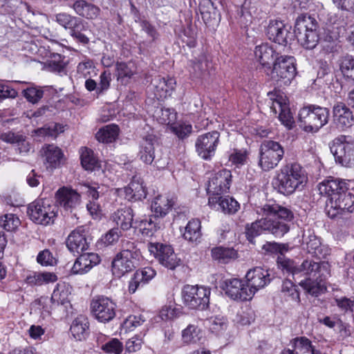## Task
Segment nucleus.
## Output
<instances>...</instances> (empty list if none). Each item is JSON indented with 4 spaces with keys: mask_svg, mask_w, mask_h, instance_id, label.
Listing matches in <instances>:
<instances>
[{
    "mask_svg": "<svg viewBox=\"0 0 354 354\" xmlns=\"http://www.w3.org/2000/svg\"><path fill=\"white\" fill-rule=\"evenodd\" d=\"M277 265L283 272L290 274L307 293L317 297L325 289L322 281L330 275V266L328 261L306 259L300 264L281 254L277 257Z\"/></svg>",
    "mask_w": 354,
    "mask_h": 354,
    "instance_id": "f257e3e1",
    "label": "nucleus"
},
{
    "mask_svg": "<svg viewBox=\"0 0 354 354\" xmlns=\"http://www.w3.org/2000/svg\"><path fill=\"white\" fill-rule=\"evenodd\" d=\"M256 212L262 218L246 224L245 227V236L250 242L252 243L253 239L263 232L281 238L289 231L287 222L293 218V213L289 209L273 202L257 207Z\"/></svg>",
    "mask_w": 354,
    "mask_h": 354,
    "instance_id": "f03ea898",
    "label": "nucleus"
},
{
    "mask_svg": "<svg viewBox=\"0 0 354 354\" xmlns=\"http://www.w3.org/2000/svg\"><path fill=\"white\" fill-rule=\"evenodd\" d=\"M348 189V183L339 178H330L319 185L320 194L330 197V206L327 209L330 218H335L354 212V196L347 192Z\"/></svg>",
    "mask_w": 354,
    "mask_h": 354,
    "instance_id": "7ed1b4c3",
    "label": "nucleus"
},
{
    "mask_svg": "<svg viewBox=\"0 0 354 354\" xmlns=\"http://www.w3.org/2000/svg\"><path fill=\"white\" fill-rule=\"evenodd\" d=\"M141 257L140 250L136 243L122 240L121 250L114 257L111 263L113 274L120 278L131 272L138 266Z\"/></svg>",
    "mask_w": 354,
    "mask_h": 354,
    "instance_id": "20e7f679",
    "label": "nucleus"
},
{
    "mask_svg": "<svg viewBox=\"0 0 354 354\" xmlns=\"http://www.w3.org/2000/svg\"><path fill=\"white\" fill-rule=\"evenodd\" d=\"M305 171L297 163L287 164L282 167L277 176V187L281 194L290 195L306 184Z\"/></svg>",
    "mask_w": 354,
    "mask_h": 354,
    "instance_id": "39448f33",
    "label": "nucleus"
},
{
    "mask_svg": "<svg viewBox=\"0 0 354 354\" xmlns=\"http://www.w3.org/2000/svg\"><path fill=\"white\" fill-rule=\"evenodd\" d=\"M294 32L300 45L307 50L315 48L320 39L318 22L308 14L298 16Z\"/></svg>",
    "mask_w": 354,
    "mask_h": 354,
    "instance_id": "423d86ee",
    "label": "nucleus"
},
{
    "mask_svg": "<svg viewBox=\"0 0 354 354\" xmlns=\"http://www.w3.org/2000/svg\"><path fill=\"white\" fill-rule=\"evenodd\" d=\"M329 115V110L326 107L305 106L299 111V126L306 132H317L328 123Z\"/></svg>",
    "mask_w": 354,
    "mask_h": 354,
    "instance_id": "0eeeda50",
    "label": "nucleus"
},
{
    "mask_svg": "<svg viewBox=\"0 0 354 354\" xmlns=\"http://www.w3.org/2000/svg\"><path fill=\"white\" fill-rule=\"evenodd\" d=\"M284 148L278 142L266 140L259 148V166L268 171L275 168L284 156Z\"/></svg>",
    "mask_w": 354,
    "mask_h": 354,
    "instance_id": "6e6552de",
    "label": "nucleus"
},
{
    "mask_svg": "<svg viewBox=\"0 0 354 354\" xmlns=\"http://www.w3.org/2000/svg\"><path fill=\"white\" fill-rule=\"evenodd\" d=\"M272 67L271 78L279 86L288 85L297 73L295 59L292 56L277 57Z\"/></svg>",
    "mask_w": 354,
    "mask_h": 354,
    "instance_id": "1a4fd4ad",
    "label": "nucleus"
},
{
    "mask_svg": "<svg viewBox=\"0 0 354 354\" xmlns=\"http://www.w3.org/2000/svg\"><path fill=\"white\" fill-rule=\"evenodd\" d=\"M267 96L266 101L271 111L274 114L279 113L278 118L281 122L287 129H292L295 126V120L286 97L279 91H270Z\"/></svg>",
    "mask_w": 354,
    "mask_h": 354,
    "instance_id": "9d476101",
    "label": "nucleus"
},
{
    "mask_svg": "<svg viewBox=\"0 0 354 354\" xmlns=\"http://www.w3.org/2000/svg\"><path fill=\"white\" fill-rule=\"evenodd\" d=\"M56 207L44 199L36 200L27 207V214L36 224L48 225L54 223L56 217Z\"/></svg>",
    "mask_w": 354,
    "mask_h": 354,
    "instance_id": "9b49d317",
    "label": "nucleus"
},
{
    "mask_svg": "<svg viewBox=\"0 0 354 354\" xmlns=\"http://www.w3.org/2000/svg\"><path fill=\"white\" fill-rule=\"evenodd\" d=\"M210 289L198 286L186 285L182 290L183 303L192 309L205 310L209 303Z\"/></svg>",
    "mask_w": 354,
    "mask_h": 354,
    "instance_id": "f8f14e48",
    "label": "nucleus"
},
{
    "mask_svg": "<svg viewBox=\"0 0 354 354\" xmlns=\"http://www.w3.org/2000/svg\"><path fill=\"white\" fill-rule=\"evenodd\" d=\"M330 149L337 163L346 167L354 165V146L346 140V136L335 138L331 142Z\"/></svg>",
    "mask_w": 354,
    "mask_h": 354,
    "instance_id": "ddd939ff",
    "label": "nucleus"
},
{
    "mask_svg": "<svg viewBox=\"0 0 354 354\" xmlns=\"http://www.w3.org/2000/svg\"><path fill=\"white\" fill-rule=\"evenodd\" d=\"M55 20L65 29H69L71 35L77 41L84 44L88 43L89 39L82 32L86 29L85 23L82 19L66 12H60L55 15Z\"/></svg>",
    "mask_w": 354,
    "mask_h": 354,
    "instance_id": "4468645a",
    "label": "nucleus"
},
{
    "mask_svg": "<svg viewBox=\"0 0 354 354\" xmlns=\"http://www.w3.org/2000/svg\"><path fill=\"white\" fill-rule=\"evenodd\" d=\"M219 138L220 133L217 131L200 135L195 142L198 155L204 160H210L215 155Z\"/></svg>",
    "mask_w": 354,
    "mask_h": 354,
    "instance_id": "2eb2a0df",
    "label": "nucleus"
},
{
    "mask_svg": "<svg viewBox=\"0 0 354 354\" xmlns=\"http://www.w3.org/2000/svg\"><path fill=\"white\" fill-rule=\"evenodd\" d=\"M290 30L291 26L283 23V21L270 19L267 26L266 35L269 39L286 46L290 44L293 39V34Z\"/></svg>",
    "mask_w": 354,
    "mask_h": 354,
    "instance_id": "dca6fc26",
    "label": "nucleus"
},
{
    "mask_svg": "<svg viewBox=\"0 0 354 354\" xmlns=\"http://www.w3.org/2000/svg\"><path fill=\"white\" fill-rule=\"evenodd\" d=\"M149 250L153 253L160 264L170 270H174L180 265V260L170 245L159 243H149Z\"/></svg>",
    "mask_w": 354,
    "mask_h": 354,
    "instance_id": "f3484780",
    "label": "nucleus"
},
{
    "mask_svg": "<svg viewBox=\"0 0 354 354\" xmlns=\"http://www.w3.org/2000/svg\"><path fill=\"white\" fill-rule=\"evenodd\" d=\"M91 311L100 322L106 323L115 316V304L108 297H98L91 303Z\"/></svg>",
    "mask_w": 354,
    "mask_h": 354,
    "instance_id": "a211bd4d",
    "label": "nucleus"
},
{
    "mask_svg": "<svg viewBox=\"0 0 354 354\" xmlns=\"http://www.w3.org/2000/svg\"><path fill=\"white\" fill-rule=\"evenodd\" d=\"M221 287L234 300L245 301L252 298V292L249 291L246 283L239 279H227L222 282Z\"/></svg>",
    "mask_w": 354,
    "mask_h": 354,
    "instance_id": "6ab92c4d",
    "label": "nucleus"
},
{
    "mask_svg": "<svg viewBox=\"0 0 354 354\" xmlns=\"http://www.w3.org/2000/svg\"><path fill=\"white\" fill-rule=\"evenodd\" d=\"M232 181L231 171L223 169L216 172L209 180L207 192L209 196H216L228 192Z\"/></svg>",
    "mask_w": 354,
    "mask_h": 354,
    "instance_id": "aec40b11",
    "label": "nucleus"
},
{
    "mask_svg": "<svg viewBox=\"0 0 354 354\" xmlns=\"http://www.w3.org/2000/svg\"><path fill=\"white\" fill-rule=\"evenodd\" d=\"M115 192L119 196L124 197L129 201H141L147 194L143 180L138 176H133L127 187L118 188Z\"/></svg>",
    "mask_w": 354,
    "mask_h": 354,
    "instance_id": "412c9836",
    "label": "nucleus"
},
{
    "mask_svg": "<svg viewBox=\"0 0 354 354\" xmlns=\"http://www.w3.org/2000/svg\"><path fill=\"white\" fill-rule=\"evenodd\" d=\"M246 286L252 292V297L259 290L270 283L271 279L269 271L261 267H256L250 270L246 275Z\"/></svg>",
    "mask_w": 354,
    "mask_h": 354,
    "instance_id": "4be33fe9",
    "label": "nucleus"
},
{
    "mask_svg": "<svg viewBox=\"0 0 354 354\" xmlns=\"http://www.w3.org/2000/svg\"><path fill=\"white\" fill-rule=\"evenodd\" d=\"M158 146V141L155 136L147 135L145 137L140 146V151L138 156L140 160L146 164L151 165L154 162V165L158 167H163L159 164L160 160L156 159L157 156L155 153L156 147Z\"/></svg>",
    "mask_w": 354,
    "mask_h": 354,
    "instance_id": "5701e85b",
    "label": "nucleus"
},
{
    "mask_svg": "<svg viewBox=\"0 0 354 354\" xmlns=\"http://www.w3.org/2000/svg\"><path fill=\"white\" fill-rule=\"evenodd\" d=\"M66 244L72 253L80 254L88 250L90 242L88 241L87 232L83 227H77L69 234Z\"/></svg>",
    "mask_w": 354,
    "mask_h": 354,
    "instance_id": "b1692460",
    "label": "nucleus"
},
{
    "mask_svg": "<svg viewBox=\"0 0 354 354\" xmlns=\"http://www.w3.org/2000/svg\"><path fill=\"white\" fill-rule=\"evenodd\" d=\"M56 202L66 211L76 208L80 203V195L74 189L66 187L59 188L55 194Z\"/></svg>",
    "mask_w": 354,
    "mask_h": 354,
    "instance_id": "393cba45",
    "label": "nucleus"
},
{
    "mask_svg": "<svg viewBox=\"0 0 354 354\" xmlns=\"http://www.w3.org/2000/svg\"><path fill=\"white\" fill-rule=\"evenodd\" d=\"M100 262V257L93 252L83 253L75 260L71 272L73 274H83Z\"/></svg>",
    "mask_w": 354,
    "mask_h": 354,
    "instance_id": "a878e982",
    "label": "nucleus"
},
{
    "mask_svg": "<svg viewBox=\"0 0 354 354\" xmlns=\"http://www.w3.org/2000/svg\"><path fill=\"white\" fill-rule=\"evenodd\" d=\"M41 152L47 169H56L64 162V153L62 149L54 145L43 147Z\"/></svg>",
    "mask_w": 354,
    "mask_h": 354,
    "instance_id": "bb28decb",
    "label": "nucleus"
},
{
    "mask_svg": "<svg viewBox=\"0 0 354 354\" xmlns=\"http://www.w3.org/2000/svg\"><path fill=\"white\" fill-rule=\"evenodd\" d=\"M133 210L130 207H123L118 209L110 216V220L123 231H127L132 227L133 221Z\"/></svg>",
    "mask_w": 354,
    "mask_h": 354,
    "instance_id": "cd10ccee",
    "label": "nucleus"
},
{
    "mask_svg": "<svg viewBox=\"0 0 354 354\" xmlns=\"http://www.w3.org/2000/svg\"><path fill=\"white\" fill-rule=\"evenodd\" d=\"M255 57L261 64V66L268 71H270L274 60L278 57V54L273 48L268 44H262L257 46L254 50Z\"/></svg>",
    "mask_w": 354,
    "mask_h": 354,
    "instance_id": "c85d7f7f",
    "label": "nucleus"
},
{
    "mask_svg": "<svg viewBox=\"0 0 354 354\" xmlns=\"http://www.w3.org/2000/svg\"><path fill=\"white\" fill-rule=\"evenodd\" d=\"M333 116L337 126L342 129L350 127L354 122L352 111L342 102L334 106Z\"/></svg>",
    "mask_w": 354,
    "mask_h": 354,
    "instance_id": "c756f323",
    "label": "nucleus"
},
{
    "mask_svg": "<svg viewBox=\"0 0 354 354\" xmlns=\"http://www.w3.org/2000/svg\"><path fill=\"white\" fill-rule=\"evenodd\" d=\"M208 203L211 206L218 205V209H221L224 214H233L239 209V203L233 198L226 196H209Z\"/></svg>",
    "mask_w": 354,
    "mask_h": 354,
    "instance_id": "7c9ffc66",
    "label": "nucleus"
},
{
    "mask_svg": "<svg viewBox=\"0 0 354 354\" xmlns=\"http://www.w3.org/2000/svg\"><path fill=\"white\" fill-rule=\"evenodd\" d=\"M70 6L75 14L87 19H96L100 12L99 7L85 0H76Z\"/></svg>",
    "mask_w": 354,
    "mask_h": 354,
    "instance_id": "2f4dec72",
    "label": "nucleus"
},
{
    "mask_svg": "<svg viewBox=\"0 0 354 354\" xmlns=\"http://www.w3.org/2000/svg\"><path fill=\"white\" fill-rule=\"evenodd\" d=\"M174 205V201L167 196L158 195L151 203V208L153 213V218L165 217Z\"/></svg>",
    "mask_w": 354,
    "mask_h": 354,
    "instance_id": "473e14b6",
    "label": "nucleus"
},
{
    "mask_svg": "<svg viewBox=\"0 0 354 354\" xmlns=\"http://www.w3.org/2000/svg\"><path fill=\"white\" fill-rule=\"evenodd\" d=\"M151 84L156 90V95L162 97L171 94V92L174 90L176 82L173 77L165 78L157 76L152 80Z\"/></svg>",
    "mask_w": 354,
    "mask_h": 354,
    "instance_id": "72a5a7b5",
    "label": "nucleus"
},
{
    "mask_svg": "<svg viewBox=\"0 0 354 354\" xmlns=\"http://www.w3.org/2000/svg\"><path fill=\"white\" fill-rule=\"evenodd\" d=\"M304 241L308 252L317 259L325 258L328 254V248L322 245L320 240L316 236L309 235Z\"/></svg>",
    "mask_w": 354,
    "mask_h": 354,
    "instance_id": "f704fd0d",
    "label": "nucleus"
},
{
    "mask_svg": "<svg viewBox=\"0 0 354 354\" xmlns=\"http://www.w3.org/2000/svg\"><path fill=\"white\" fill-rule=\"evenodd\" d=\"M201 225L199 219L193 218L187 224L183 237L185 240L197 245L201 242Z\"/></svg>",
    "mask_w": 354,
    "mask_h": 354,
    "instance_id": "c9c22d12",
    "label": "nucleus"
},
{
    "mask_svg": "<svg viewBox=\"0 0 354 354\" xmlns=\"http://www.w3.org/2000/svg\"><path fill=\"white\" fill-rule=\"evenodd\" d=\"M88 322L84 315H80L76 317L70 328V330L73 337L77 340H82L85 338L88 333Z\"/></svg>",
    "mask_w": 354,
    "mask_h": 354,
    "instance_id": "e433bc0d",
    "label": "nucleus"
},
{
    "mask_svg": "<svg viewBox=\"0 0 354 354\" xmlns=\"http://www.w3.org/2000/svg\"><path fill=\"white\" fill-rule=\"evenodd\" d=\"M119 134V128L116 124H109L96 133L95 138L99 142L109 143L115 140Z\"/></svg>",
    "mask_w": 354,
    "mask_h": 354,
    "instance_id": "4c0bfd02",
    "label": "nucleus"
},
{
    "mask_svg": "<svg viewBox=\"0 0 354 354\" xmlns=\"http://www.w3.org/2000/svg\"><path fill=\"white\" fill-rule=\"evenodd\" d=\"M57 279V276L52 272H32L27 276L26 283L31 286H41L44 283L55 282Z\"/></svg>",
    "mask_w": 354,
    "mask_h": 354,
    "instance_id": "58836bf2",
    "label": "nucleus"
},
{
    "mask_svg": "<svg viewBox=\"0 0 354 354\" xmlns=\"http://www.w3.org/2000/svg\"><path fill=\"white\" fill-rule=\"evenodd\" d=\"M290 344L297 354H313L315 349L312 342L305 336L293 338L290 341Z\"/></svg>",
    "mask_w": 354,
    "mask_h": 354,
    "instance_id": "ea45409f",
    "label": "nucleus"
},
{
    "mask_svg": "<svg viewBox=\"0 0 354 354\" xmlns=\"http://www.w3.org/2000/svg\"><path fill=\"white\" fill-rule=\"evenodd\" d=\"M236 251L233 248L216 247L212 249V257L221 263H227L236 257Z\"/></svg>",
    "mask_w": 354,
    "mask_h": 354,
    "instance_id": "a19ab883",
    "label": "nucleus"
},
{
    "mask_svg": "<svg viewBox=\"0 0 354 354\" xmlns=\"http://www.w3.org/2000/svg\"><path fill=\"white\" fill-rule=\"evenodd\" d=\"M81 164L88 171L95 170L100 167L98 160L95 157L93 151L88 148L82 149Z\"/></svg>",
    "mask_w": 354,
    "mask_h": 354,
    "instance_id": "79ce46f5",
    "label": "nucleus"
},
{
    "mask_svg": "<svg viewBox=\"0 0 354 354\" xmlns=\"http://www.w3.org/2000/svg\"><path fill=\"white\" fill-rule=\"evenodd\" d=\"M118 79L127 82L136 73V66L132 62H118L116 64Z\"/></svg>",
    "mask_w": 354,
    "mask_h": 354,
    "instance_id": "37998d69",
    "label": "nucleus"
},
{
    "mask_svg": "<svg viewBox=\"0 0 354 354\" xmlns=\"http://www.w3.org/2000/svg\"><path fill=\"white\" fill-rule=\"evenodd\" d=\"M190 64V73L196 77H203L208 67V62L205 55H201L195 60H192Z\"/></svg>",
    "mask_w": 354,
    "mask_h": 354,
    "instance_id": "c03bdc74",
    "label": "nucleus"
},
{
    "mask_svg": "<svg viewBox=\"0 0 354 354\" xmlns=\"http://www.w3.org/2000/svg\"><path fill=\"white\" fill-rule=\"evenodd\" d=\"M201 337V330L194 324L188 325L182 332L183 341L187 344H196Z\"/></svg>",
    "mask_w": 354,
    "mask_h": 354,
    "instance_id": "a18cd8bd",
    "label": "nucleus"
},
{
    "mask_svg": "<svg viewBox=\"0 0 354 354\" xmlns=\"http://www.w3.org/2000/svg\"><path fill=\"white\" fill-rule=\"evenodd\" d=\"M156 220L155 218L153 220L152 218H150L149 220L141 221L140 228L142 235L152 236L155 232L164 227L163 223L158 222Z\"/></svg>",
    "mask_w": 354,
    "mask_h": 354,
    "instance_id": "49530a36",
    "label": "nucleus"
},
{
    "mask_svg": "<svg viewBox=\"0 0 354 354\" xmlns=\"http://www.w3.org/2000/svg\"><path fill=\"white\" fill-rule=\"evenodd\" d=\"M339 67L346 78L354 81V57L345 56L342 59Z\"/></svg>",
    "mask_w": 354,
    "mask_h": 354,
    "instance_id": "de8ad7c7",
    "label": "nucleus"
},
{
    "mask_svg": "<svg viewBox=\"0 0 354 354\" xmlns=\"http://www.w3.org/2000/svg\"><path fill=\"white\" fill-rule=\"evenodd\" d=\"M19 224V218L12 214H5L0 217V226L8 232L16 230Z\"/></svg>",
    "mask_w": 354,
    "mask_h": 354,
    "instance_id": "09e8293b",
    "label": "nucleus"
},
{
    "mask_svg": "<svg viewBox=\"0 0 354 354\" xmlns=\"http://www.w3.org/2000/svg\"><path fill=\"white\" fill-rule=\"evenodd\" d=\"M68 296L69 292L68 288L64 286H58L52 294L51 300L53 303L65 305L69 302Z\"/></svg>",
    "mask_w": 354,
    "mask_h": 354,
    "instance_id": "8fccbe9b",
    "label": "nucleus"
},
{
    "mask_svg": "<svg viewBox=\"0 0 354 354\" xmlns=\"http://www.w3.org/2000/svg\"><path fill=\"white\" fill-rule=\"evenodd\" d=\"M64 57L59 54H53L51 59L47 63V68L52 72H62L66 67V63L64 62Z\"/></svg>",
    "mask_w": 354,
    "mask_h": 354,
    "instance_id": "3c124183",
    "label": "nucleus"
},
{
    "mask_svg": "<svg viewBox=\"0 0 354 354\" xmlns=\"http://www.w3.org/2000/svg\"><path fill=\"white\" fill-rule=\"evenodd\" d=\"M122 232L118 227H113L109 230L101 239L104 246L113 245L119 240Z\"/></svg>",
    "mask_w": 354,
    "mask_h": 354,
    "instance_id": "603ef678",
    "label": "nucleus"
},
{
    "mask_svg": "<svg viewBox=\"0 0 354 354\" xmlns=\"http://www.w3.org/2000/svg\"><path fill=\"white\" fill-rule=\"evenodd\" d=\"M64 131V127L57 123H53L48 127L38 129V132L41 135L48 136L50 137H56L59 133Z\"/></svg>",
    "mask_w": 354,
    "mask_h": 354,
    "instance_id": "864d4df0",
    "label": "nucleus"
},
{
    "mask_svg": "<svg viewBox=\"0 0 354 354\" xmlns=\"http://www.w3.org/2000/svg\"><path fill=\"white\" fill-rule=\"evenodd\" d=\"M108 353L120 354L123 350L122 344L118 339H112L102 347Z\"/></svg>",
    "mask_w": 354,
    "mask_h": 354,
    "instance_id": "5fc2aeb1",
    "label": "nucleus"
},
{
    "mask_svg": "<svg viewBox=\"0 0 354 354\" xmlns=\"http://www.w3.org/2000/svg\"><path fill=\"white\" fill-rule=\"evenodd\" d=\"M24 93L28 102L35 104L43 97L44 91L41 89L30 87L24 90Z\"/></svg>",
    "mask_w": 354,
    "mask_h": 354,
    "instance_id": "6e6d98bb",
    "label": "nucleus"
},
{
    "mask_svg": "<svg viewBox=\"0 0 354 354\" xmlns=\"http://www.w3.org/2000/svg\"><path fill=\"white\" fill-rule=\"evenodd\" d=\"M144 322V319L140 316L130 315L123 322L122 328L127 332L134 328L140 326Z\"/></svg>",
    "mask_w": 354,
    "mask_h": 354,
    "instance_id": "4d7b16f0",
    "label": "nucleus"
},
{
    "mask_svg": "<svg viewBox=\"0 0 354 354\" xmlns=\"http://www.w3.org/2000/svg\"><path fill=\"white\" fill-rule=\"evenodd\" d=\"M136 273L138 275V279L142 280V283L144 286L151 281L156 274V270L150 267H146L142 270H138Z\"/></svg>",
    "mask_w": 354,
    "mask_h": 354,
    "instance_id": "13d9d810",
    "label": "nucleus"
},
{
    "mask_svg": "<svg viewBox=\"0 0 354 354\" xmlns=\"http://www.w3.org/2000/svg\"><path fill=\"white\" fill-rule=\"evenodd\" d=\"M111 81V74L109 71H104L100 75V84L97 88V95L108 90Z\"/></svg>",
    "mask_w": 354,
    "mask_h": 354,
    "instance_id": "bf43d9fd",
    "label": "nucleus"
},
{
    "mask_svg": "<svg viewBox=\"0 0 354 354\" xmlns=\"http://www.w3.org/2000/svg\"><path fill=\"white\" fill-rule=\"evenodd\" d=\"M37 262L45 266H53L55 259L48 250H44L39 253L37 257Z\"/></svg>",
    "mask_w": 354,
    "mask_h": 354,
    "instance_id": "052dcab7",
    "label": "nucleus"
},
{
    "mask_svg": "<svg viewBox=\"0 0 354 354\" xmlns=\"http://www.w3.org/2000/svg\"><path fill=\"white\" fill-rule=\"evenodd\" d=\"M0 139L7 143L20 145V142L24 140V136L19 133H15L12 131H8L1 133Z\"/></svg>",
    "mask_w": 354,
    "mask_h": 354,
    "instance_id": "680f3d73",
    "label": "nucleus"
},
{
    "mask_svg": "<svg viewBox=\"0 0 354 354\" xmlns=\"http://www.w3.org/2000/svg\"><path fill=\"white\" fill-rule=\"evenodd\" d=\"M77 72L82 74L85 78L90 76L93 73L96 75L95 68L91 61L80 62L77 66Z\"/></svg>",
    "mask_w": 354,
    "mask_h": 354,
    "instance_id": "e2e57ef3",
    "label": "nucleus"
},
{
    "mask_svg": "<svg viewBox=\"0 0 354 354\" xmlns=\"http://www.w3.org/2000/svg\"><path fill=\"white\" fill-rule=\"evenodd\" d=\"M192 130V127L189 124H178L173 127L174 133L181 139L188 136Z\"/></svg>",
    "mask_w": 354,
    "mask_h": 354,
    "instance_id": "0e129e2a",
    "label": "nucleus"
},
{
    "mask_svg": "<svg viewBox=\"0 0 354 354\" xmlns=\"http://www.w3.org/2000/svg\"><path fill=\"white\" fill-rule=\"evenodd\" d=\"M281 290L288 296H290L293 299H299V292L290 280H286L283 282Z\"/></svg>",
    "mask_w": 354,
    "mask_h": 354,
    "instance_id": "69168bd1",
    "label": "nucleus"
},
{
    "mask_svg": "<svg viewBox=\"0 0 354 354\" xmlns=\"http://www.w3.org/2000/svg\"><path fill=\"white\" fill-rule=\"evenodd\" d=\"M209 329L213 333H218L220 331H222L226 328V322L223 319V318L220 317H214L212 318L209 321Z\"/></svg>",
    "mask_w": 354,
    "mask_h": 354,
    "instance_id": "338daca9",
    "label": "nucleus"
},
{
    "mask_svg": "<svg viewBox=\"0 0 354 354\" xmlns=\"http://www.w3.org/2000/svg\"><path fill=\"white\" fill-rule=\"evenodd\" d=\"M142 337L136 335L126 342V349L129 352H136L141 348L142 344Z\"/></svg>",
    "mask_w": 354,
    "mask_h": 354,
    "instance_id": "774afa93",
    "label": "nucleus"
}]
</instances>
